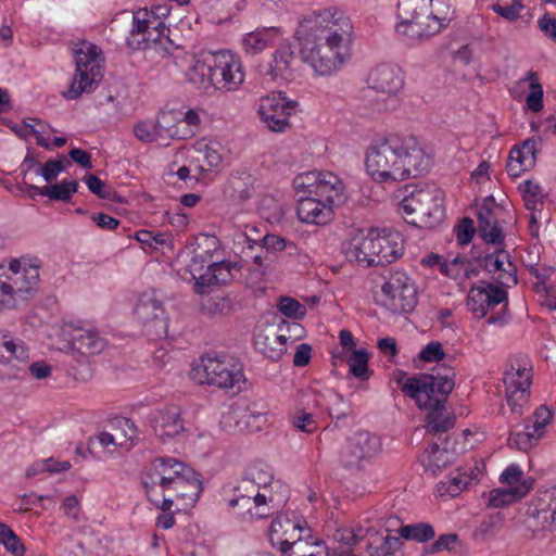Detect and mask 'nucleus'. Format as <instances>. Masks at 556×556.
<instances>
[{"mask_svg": "<svg viewBox=\"0 0 556 556\" xmlns=\"http://www.w3.org/2000/svg\"><path fill=\"white\" fill-rule=\"evenodd\" d=\"M353 26L338 9H326L315 17L304 18L294 37L300 54L320 75H329L345 61V46L351 41Z\"/></svg>", "mask_w": 556, "mask_h": 556, "instance_id": "1", "label": "nucleus"}, {"mask_svg": "<svg viewBox=\"0 0 556 556\" xmlns=\"http://www.w3.org/2000/svg\"><path fill=\"white\" fill-rule=\"evenodd\" d=\"M431 161L415 136L389 134L368 147L365 165L375 181L395 182L427 173Z\"/></svg>", "mask_w": 556, "mask_h": 556, "instance_id": "2", "label": "nucleus"}, {"mask_svg": "<svg viewBox=\"0 0 556 556\" xmlns=\"http://www.w3.org/2000/svg\"><path fill=\"white\" fill-rule=\"evenodd\" d=\"M454 371L442 366L432 374L415 375L403 381L405 372L396 378L402 392L413 399L420 409L428 410L425 428L433 435L447 432L455 426V416L444 415L445 403L453 391Z\"/></svg>", "mask_w": 556, "mask_h": 556, "instance_id": "3", "label": "nucleus"}, {"mask_svg": "<svg viewBox=\"0 0 556 556\" xmlns=\"http://www.w3.org/2000/svg\"><path fill=\"white\" fill-rule=\"evenodd\" d=\"M193 368V377L201 384L219 389H232L244 381L243 366L239 359L228 355L206 356Z\"/></svg>", "mask_w": 556, "mask_h": 556, "instance_id": "4", "label": "nucleus"}, {"mask_svg": "<svg viewBox=\"0 0 556 556\" xmlns=\"http://www.w3.org/2000/svg\"><path fill=\"white\" fill-rule=\"evenodd\" d=\"M427 11V0L399 1L397 17L400 23L396 25V31L405 38L407 45H415L440 33V26L425 20Z\"/></svg>", "mask_w": 556, "mask_h": 556, "instance_id": "5", "label": "nucleus"}, {"mask_svg": "<svg viewBox=\"0 0 556 556\" xmlns=\"http://www.w3.org/2000/svg\"><path fill=\"white\" fill-rule=\"evenodd\" d=\"M191 467L173 457H157L143 473L141 483L149 502L161 501V494L169 489L186 473L191 475Z\"/></svg>", "mask_w": 556, "mask_h": 556, "instance_id": "6", "label": "nucleus"}, {"mask_svg": "<svg viewBox=\"0 0 556 556\" xmlns=\"http://www.w3.org/2000/svg\"><path fill=\"white\" fill-rule=\"evenodd\" d=\"M380 451V438L361 430L349 437L341 446L339 462L346 470L359 471L364 469L365 463L370 462Z\"/></svg>", "mask_w": 556, "mask_h": 556, "instance_id": "7", "label": "nucleus"}, {"mask_svg": "<svg viewBox=\"0 0 556 556\" xmlns=\"http://www.w3.org/2000/svg\"><path fill=\"white\" fill-rule=\"evenodd\" d=\"M84 48L75 50L76 72L73 81L63 96L67 99H77L84 92H91L92 86L100 76L99 49L94 45H84Z\"/></svg>", "mask_w": 556, "mask_h": 556, "instance_id": "8", "label": "nucleus"}, {"mask_svg": "<svg viewBox=\"0 0 556 556\" xmlns=\"http://www.w3.org/2000/svg\"><path fill=\"white\" fill-rule=\"evenodd\" d=\"M296 101L288 100L283 92H273L262 97L257 113L266 127L275 132H285L291 127L289 118L295 112Z\"/></svg>", "mask_w": 556, "mask_h": 556, "instance_id": "9", "label": "nucleus"}, {"mask_svg": "<svg viewBox=\"0 0 556 556\" xmlns=\"http://www.w3.org/2000/svg\"><path fill=\"white\" fill-rule=\"evenodd\" d=\"M214 87L228 91L236 90L244 80L240 59L227 50L208 53Z\"/></svg>", "mask_w": 556, "mask_h": 556, "instance_id": "10", "label": "nucleus"}, {"mask_svg": "<svg viewBox=\"0 0 556 556\" xmlns=\"http://www.w3.org/2000/svg\"><path fill=\"white\" fill-rule=\"evenodd\" d=\"M307 522L303 519H292L288 515H278L269 527V541L281 555L289 554L290 548L305 539L303 532H308Z\"/></svg>", "mask_w": 556, "mask_h": 556, "instance_id": "11", "label": "nucleus"}, {"mask_svg": "<svg viewBox=\"0 0 556 556\" xmlns=\"http://www.w3.org/2000/svg\"><path fill=\"white\" fill-rule=\"evenodd\" d=\"M202 490L200 475L191 469V475L186 473L174 481V484L161 494V501L151 503L161 510H170L176 500L185 501L186 505H193L199 500Z\"/></svg>", "mask_w": 556, "mask_h": 556, "instance_id": "12", "label": "nucleus"}, {"mask_svg": "<svg viewBox=\"0 0 556 556\" xmlns=\"http://www.w3.org/2000/svg\"><path fill=\"white\" fill-rule=\"evenodd\" d=\"M148 420L154 434L162 443H167L174 439L180 440L187 431L181 418V409L176 405L152 412Z\"/></svg>", "mask_w": 556, "mask_h": 556, "instance_id": "13", "label": "nucleus"}, {"mask_svg": "<svg viewBox=\"0 0 556 556\" xmlns=\"http://www.w3.org/2000/svg\"><path fill=\"white\" fill-rule=\"evenodd\" d=\"M503 381L506 388L507 404L511 413L522 415V407L528 402L530 394V370L526 366L518 365V367H515L511 364L510 368L505 371Z\"/></svg>", "mask_w": 556, "mask_h": 556, "instance_id": "14", "label": "nucleus"}, {"mask_svg": "<svg viewBox=\"0 0 556 556\" xmlns=\"http://www.w3.org/2000/svg\"><path fill=\"white\" fill-rule=\"evenodd\" d=\"M421 195V207H418L417 217H405V220L419 228H433L441 224L445 216L444 193L440 188L430 186L424 189Z\"/></svg>", "mask_w": 556, "mask_h": 556, "instance_id": "15", "label": "nucleus"}, {"mask_svg": "<svg viewBox=\"0 0 556 556\" xmlns=\"http://www.w3.org/2000/svg\"><path fill=\"white\" fill-rule=\"evenodd\" d=\"M275 484H278L282 490L280 498H276L273 493H261L257 484H255L250 478L241 480V482L235 488V495H249V497L254 498L256 518H265L274 513L271 510L273 507L279 506V504L286 502L288 497V486L280 484L279 481L275 482Z\"/></svg>", "mask_w": 556, "mask_h": 556, "instance_id": "16", "label": "nucleus"}, {"mask_svg": "<svg viewBox=\"0 0 556 556\" xmlns=\"http://www.w3.org/2000/svg\"><path fill=\"white\" fill-rule=\"evenodd\" d=\"M263 417L253 406L236 404L222 415L220 426L227 432L254 431L261 428Z\"/></svg>", "mask_w": 556, "mask_h": 556, "instance_id": "17", "label": "nucleus"}, {"mask_svg": "<svg viewBox=\"0 0 556 556\" xmlns=\"http://www.w3.org/2000/svg\"><path fill=\"white\" fill-rule=\"evenodd\" d=\"M135 314L146 327L150 328L149 332L152 330L156 334L166 332L167 324L163 302L156 298L154 292H144L140 296L135 307Z\"/></svg>", "mask_w": 556, "mask_h": 556, "instance_id": "18", "label": "nucleus"}, {"mask_svg": "<svg viewBox=\"0 0 556 556\" xmlns=\"http://www.w3.org/2000/svg\"><path fill=\"white\" fill-rule=\"evenodd\" d=\"M64 331L68 333L74 350L83 355H96L101 353L105 345V339L93 329H85L80 321H70L64 325Z\"/></svg>", "mask_w": 556, "mask_h": 556, "instance_id": "19", "label": "nucleus"}, {"mask_svg": "<svg viewBox=\"0 0 556 556\" xmlns=\"http://www.w3.org/2000/svg\"><path fill=\"white\" fill-rule=\"evenodd\" d=\"M368 88L388 97L395 96L404 85L401 70L392 64H380L367 77Z\"/></svg>", "mask_w": 556, "mask_h": 556, "instance_id": "20", "label": "nucleus"}, {"mask_svg": "<svg viewBox=\"0 0 556 556\" xmlns=\"http://www.w3.org/2000/svg\"><path fill=\"white\" fill-rule=\"evenodd\" d=\"M376 252V266L390 264L399 260L404 252V239L397 231L372 228Z\"/></svg>", "mask_w": 556, "mask_h": 556, "instance_id": "21", "label": "nucleus"}, {"mask_svg": "<svg viewBox=\"0 0 556 556\" xmlns=\"http://www.w3.org/2000/svg\"><path fill=\"white\" fill-rule=\"evenodd\" d=\"M296 215L300 222L312 225H326L333 219L334 211L314 195H300L296 204Z\"/></svg>", "mask_w": 556, "mask_h": 556, "instance_id": "22", "label": "nucleus"}, {"mask_svg": "<svg viewBox=\"0 0 556 556\" xmlns=\"http://www.w3.org/2000/svg\"><path fill=\"white\" fill-rule=\"evenodd\" d=\"M127 46L132 49H149L162 58L172 54L175 46L169 38V28L162 21V26L150 28L140 40L127 38Z\"/></svg>", "mask_w": 556, "mask_h": 556, "instance_id": "23", "label": "nucleus"}, {"mask_svg": "<svg viewBox=\"0 0 556 556\" xmlns=\"http://www.w3.org/2000/svg\"><path fill=\"white\" fill-rule=\"evenodd\" d=\"M495 201L492 195L484 199L478 211V228L481 239L489 244H501L504 240V233L497 219H493V206Z\"/></svg>", "mask_w": 556, "mask_h": 556, "instance_id": "24", "label": "nucleus"}, {"mask_svg": "<svg viewBox=\"0 0 556 556\" xmlns=\"http://www.w3.org/2000/svg\"><path fill=\"white\" fill-rule=\"evenodd\" d=\"M372 228L367 235L358 233L349 243L345 249V256L350 262H356L366 267L376 266V252Z\"/></svg>", "mask_w": 556, "mask_h": 556, "instance_id": "25", "label": "nucleus"}, {"mask_svg": "<svg viewBox=\"0 0 556 556\" xmlns=\"http://www.w3.org/2000/svg\"><path fill=\"white\" fill-rule=\"evenodd\" d=\"M254 190V177L244 168H239L229 175L223 192L233 202H243L252 197Z\"/></svg>", "mask_w": 556, "mask_h": 556, "instance_id": "26", "label": "nucleus"}, {"mask_svg": "<svg viewBox=\"0 0 556 556\" xmlns=\"http://www.w3.org/2000/svg\"><path fill=\"white\" fill-rule=\"evenodd\" d=\"M5 279L12 287L11 292L17 298V306L25 304L27 295L36 288L39 281V271L37 267L23 268V273L8 274Z\"/></svg>", "mask_w": 556, "mask_h": 556, "instance_id": "27", "label": "nucleus"}, {"mask_svg": "<svg viewBox=\"0 0 556 556\" xmlns=\"http://www.w3.org/2000/svg\"><path fill=\"white\" fill-rule=\"evenodd\" d=\"M344 186L341 179L333 173L326 172L315 186L314 197L320 199L324 203L333 208L344 202Z\"/></svg>", "mask_w": 556, "mask_h": 556, "instance_id": "28", "label": "nucleus"}, {"mask_svg": "<svg viewBox=\"0 0 556 556\" xmlns=\"http://www.w3.org/2000/svg\"><path fill=\"white\" fill-rule=\"evenodd\" d=\"M295 62L296 56L291 46L282 45L275 51L266 75H269L273 80H289L293 77Z\"/></svg>", "mask_w": 556, "mask_h": 556, "instance_id": "29", "label": "nucleus"}, {"mask_svg": "<svg viewBox=\"0 0 556 556\" xmlns=\"http://www.w3.org/2000/svg\"><path fill=\"white\" fill-rule=\"evenodd\" d=\"M238 270L237 263L214 262L207 264L206 271L200 274L195 286L199 288H208L213 285H227L233 279L232 270Z\"/></svg>", "mask_w": 556, "mask_h": 556, "instance_id": "30", "label": "nucleus"}, {"mask_svg": "<svg viewBox=\"0 0 556 556\" xmlns=\"http://www.w3.org/2000/svg\"><path fill=\"white\" fill-rule=\"evenodd\" d=\"M287 337L270 330L260 331L254 337L255 348L267 358L278 361L287 352Z\"/></svg>", "mask_w": 556, "mask_h": 556, "instance_id": "31", "label": "nucleus"}, {"mask_svg": "<svg viewBox=\"0 0 556 556\" xmlns=\"http://www.w3.org/2000/svg\"><path fill=\"white\" fill-rule=\"evenodd\" d=\"M454 460V454L446 447L441 448L438 443H431L420 457L425 472L438 475Z\"/></svg>", "mask_w": 556, "mask_h": 556, "instance_id": "32", "label": "nucleus"}, {"mask_svg": "<svg viewBox=\"0 0 556 556\" xmlns=\"http://www.w3.org/2000/svg\"><path fill=\"white\" fill-rule=\"evenodd\" d=\"M172 117L170 113L162 112L157 115L155 121H141L135 124L134 135L135 137L143 142L150 143L156 140L165 138V124L167 119Z\"/></svg>", "mask_w": 556, "mask_h": 556, "instance_id": "33", "label": "nucleus"}, {"mask_svg": "<svg viewBox=\"0 0 556 556\" xmlns=\"http://www.w3.org/2000/svg\"><path fill=\"white\" fill-rule=\"evenodd\" d=\"M383 305L393 313H409L417 305V290L415 286H406L397 291L383 292Z\"/></svg>", "mask_w": 556, "mask_h": 556, "instance_id": "34", "label": "nucleus"}, {"mask_svg": "<svg viewBox=\"0 0 556 556\" xmlns=\"http://www.w3.org/2000/svg\"><path fill=\"white\" fill-rule=\"evenodd\" d=\"M25 189L36 194L49 197L51 200L68 202L78 190L77 180H63L56 185L37 187L25 182Z\"/></svg>", "mask_w": 556, "mask_h": 556, "instance_id": "35", "label": "nucleus"}, {"mask_svg": "<svg viewBox=\"0 0 556 556\" xmlns=\"http://www.w3.org/2000/svg\"><path fill=\"white\" fill-rule=\"evenodd\" d=\"M277 33L275 27H270L260 28L247 34L242 39L243 50L250 55H255L264 51L267 47L275 43Z\"/></svg>", "mask_w": 556, "mask_h": 556, "instance_id": "36", "label": "nucleus"}, {"mask_svg": "<svg viewBox=\"0 0 556 556\" xmlns=\"http://www.w3.org/2000/svg\"><path fill=\"white\" fill-rule=\"evenodd\" d=\"M504 520L505 517L500 511L486 515L471 532V539L477 544H485L492 541L503 528Z\"/></svg>", "mask_w": 556, "mask_h": 556, "instance_id": "37", "label": "nucleus"}, {"mask_svg": "<svg viewBox=\"0 0 556 556\" xmlns=\"http://www.w3.org/2000/svg\"><path fill=\"white\" fill-rule=\"evenodd\" d=\"M486 291H488V298H486L485 302L483 303V308L485 309V315L488 314L489 309H492L493 307L504 303L503 312L501 314L492 315L488 319V324L504 326L508 321V315L506 313V306L508 303V294L503 288L494 286L492 283H486Z\"/></svg>", "mask_w": 556, "mask_h": 556, "instance_id": "38", "label": "nucleus"}, {"mask_svg": "<svg viewBox=\"0 0 556 556\" xmlns=\"http://www.w3.org/2000/svg\"><path fill=\"white\" fill-rule=\"evenodd\" d=\"M528 514L543 528L556 523V497L553 493L545 492L533 506L529 507Z\"/></svg>", "mask_w": 556, "mask_h": 556, "instance_id": "39", "label": "nucleus"}, {"mask_svg": "<svg viewBox=\"0 0 556 556\" xmlns=\"http://www.w3.org/2000/svg\"><path fill=\"white\" fill-rule=\"evenodd\" d=\"M28 357V350L21 339L0 331V364L10 363L13 359L26 362Z\"/></svg>", "mask_w": 556, "mask_h": 556, "instance_id": "40", "label": "nucleus"}, {"mask_svg": "<svg viewBox=\"0 0 556 556\" xmlns=\"http://www.w3.org/2000/svg\"><path fill=\"white\" fill-rule=\"evenodd\" d=\"M213 76L214 73H212L208 54L203 59H197L187 72V80L195 88L204 91L214 87Z\"/></svg>", "mask_w": 556, "mask_h": 556, "instance_id": "41", "label": "nucleus"}, {"mask_svg": "<svg viewBox=\"0 0 556 556\" xmlns=\"http://www.w3.org/2000/svg\"><path fill=\"white\" fill-rule=\"evenodd\" d=\"M428 11L425 20L435 23L440 26V30L445 28L454 18V4L452 0H427Z\"/></svg>", "mask_w": 556, "mask_h": 556, "instance_id": "42", "label": "nucleus"}, {"mask_svg": "<svg viewBox=\"0 0 556 556\" xmlns=\"http://www.w3.org/2000/svg\"><path fill=\"white\" fill-rule=\"evenodd\" d=\"M282 556H336L330 555L325 542L307 534L304 540L290 548L289 554Z\"/></svg>", "mask_w": 556, "mask_h": 556, "instance_id": "43", "label": "nucleus"}, {"mask_svg": "<svg viewBox=\"0 0 556 556\" xmlns=\"http://www.w3.org/2000/svg\"><path fill=\"white\" fill-rule=\"evenodd\" d=\"M244 237L247 239V242L249 243V251H252L254 245H258V248L263 252H265L271 257H274V254L276 252L283 251L288 247L293 245V243L288 242L285 238L278 235H265L260 239H252L250 236L245 233Z\"/></svg>", "mask_w": 556, "mask_h": 556, "instance_id": "44", "label": "nucleus"}, {"mask_svg": "<svg viewBox=\"0 0 556 556\" xmlns=\"http://www.w3.org/2000/svg\"><path fill=\"white\" fill-rule=\"evenodd\" d=\"M402 546L399 538L387 535L384 538L376 536L367 545L369 556H396L395 553Z\"/></svg>", "mask_w": 556, "mask_h": 556, "instance_id": "45", "label": "nucleus"}, {"mask_svg": "<svg viewBox=\"0 0 556 556\" xmlns=\"http://www.w3.org/2000/svg\"><path fill=\"white\" fill-rule=\"evenodd\" d=\"M162 26V21L154 18L148 13L147 8H142L132 14V27L128 38L135 39L136 36H146L150 28Z\"/></svg>", "mask_w": 556, "mask_h": 556, "instance_id": "46", "label": "nucleus"}, {"mask_svg": "<svg viewBox=\"0 0 556 556\" xmlns=\"http://www.w3.org/2000/svg\"><path fill=\"white\" fill-rule=\"evenodd\" d=\"M83 180L86 182L90 192L97 197L112 202H124V198L119 195L114 189L106 186L105 182L102 181L98 176L93 174H87L84 176Z\"/></svg>", "mask_w": 556, "mask_h": 556, "instance_id": "47", "label": "nucleus"}, {"mask_svg": "<svg viewBox=\"0 0 556 556\" xmlns=\"http://www.w3.org/2000/svg\"><path fill=\"white\" fill-rule=\"evenodd\" d=\"M399 533L405 540L416 541L419 543L428 542L435 535L433 527L427 522L403 526L400 528Z\"/></svg>", "mask_w": 556, "mask_h": 556, "instance_id": "48", "label": "nucleus"}, {"mask_svg": "<svg viewBox=\"0 0 556 556\" xmlns=\"http://www.w3.org/2000/svg\"><path fill=\"white\" fill-rule=\"evenodd\" d=\"M542 437L539 433H533L530 424L525 425L523 431L510 432L508 438V445L518 451L528 452L531 447L538 444Z\"/></svg>", "mask_w": 556, "mask_h": 556, "instance_id": "49", "label": "nucleus"}, {"mask_svg": "<svg viewBox=\"0 0 556 556\" xmlns=\"http://www.w3.org/2000/svg\"><path fill=\"white\" fill-rule=\"evenodd\" d=\"M424 189L425 188L417 189L408 185L405 186V194L400 202V208L407 218L417 217L418 207H421V194H424Z\"/></svg>", "mask_w": 556, "mask_h": 556, "instance_id": "50", "label": "nucleus"}, {"mask_svg": "<svg viewBox=\"0 0 556 556\" xmlns=\"http://www.w3.org/2000/svg\"><path fill=\"white\" fill-rule=\"evenodd\" d=\"M368 359L369 355L365 350H353V353L348 358L350 372L359 380H368L370 377Z\"/></svg>", "mask_w": 556, "mask_h": 556, "instance_id": "51", "label": "nucleus"}, {"mask_svg": "<svg viewBox=\"0 0 556 556\" xmlns=\"http://www.w3.org/2000/svg\"><path fill=\"white\" fill-rule=\"evenodd\" d=\"M508 258L509 254L506 251L500 249L484 255L478 254L475 257L479 266L483 267V269L490 274L502 270V267L505 265V262L508 261Z\"/></svg>", "mask_w": 556, "mask_h": 556, "instance_id": "52", "label": "nucleus"}, {"mask_svg": "<svg viewBox=\"0 0 556 556\" xmlns=\"http://www.w3.org/2000/svg\"><path fill=\"white\" fill-rule=\"evenodd\" d=\"M473 478L467 472L458 471L455 476L451 477L448 482H440L438 491L440 495L444 493L452 497L457 496L463 490H465Z\"/></svg>", "mask_w": 556, "mask_h": 556, "instance_id": "53", "label": "nucleus"}, {"mask_svg": "<svg viewBox=\"0 0 556 556\" xmlns=\"http://www.w3.org/2000/svg\"><path fill=\"white\" fill-rule=\"evenodd\" d=\"M323 172L311 170L302 173L293 179V187L296 193L303 192L304 195H314L315 186H317Z\"/></svg>", "mask_w": 556, "mask_h": 556, "instance_id": "54", "label": "nucleus"}, {"mask_svg": "<svg viewBox=\"0 0 556 556\" xmlns=\"http://www.w3.org/2000/svg\"><path fill=\"white\" fill-rule=\"evenodd\" d=\"M116 434H118L117 445L121 447H129L138 440L137 427L129 418L117 420Z\"/></svg>", "mask_w": 556, "mask_h": 556, "instance_id": "55", "label": "nucleus"}, {"mask_svg": "<svg viewBox=\"0 0 556 556\" xmlns=\"http://www.w3.org/2000/svg\"><path fill=\"white\" fill-rule=\"evenodd\" d=\"M0 543L5 549L15 556H23L25 546L21 539L5 523L0 522Z\"/></svg>", "mask_w": 556, "mask_h": 556, "instance_id": "56", "label": "nucleus"}, {"mask_svg": "<svg viewBox=\"0 0 556 556\" xmlns=\"http://www.w3.org/2000/svg\"><path fill=\"white\" fill-rule=\"evenodd\" d=\"M488 298L486 285L484 287H472L469 290L467 298V305L469 309L476 315L478 318H482L485 316V309L483 308V303Z\"/></svg>", "mask_w": 556, "mask_h": 556, "instance_id": "57", "label": "nucleus"}, {"mask_svg": "<svg viewBox=\"0 0 556 556\" xmlns=\"http://www.w3.org/2000/svg\"><path fill=\"white\" fill-rule=\"evenodd\" d=\"M527 79L531 80V91L526 100L527 106L532 112H540L543 109V88L533 72L528 74Z\"/></svg>", "mask_w": 556, "mask_h": 556, "instance_id": "58", "label": "nucleus"}, {"mask_svg": "<svg viewBox=\"0 0 556 556\" xmlns=\"http://www.w3.org/2000/svg\"><path fill=\"white\" fill-rule=\"evenodd\" d=\"M521 153L517 149H511L506 164L507 174L516 178L520 176L522 172L528 170L532 167V157L520 160Z\"/></svg>", "mask_w": 556, "mask_h": 556, "instance_id": "59", "label": "nucleus"}, {"mask_svg": "<svg viewBox=\"0 0 556 556\" xmlns=\"http://www.w3.org/2000/svg\"><path fill=\"white\" fill-rule=\"evenodd\" d=\"M277 307L282 315L292 319H302L306 315L305 305L292 298H280Z\"/></svg>", "mask_w": 556, "mask_h": 556, "instance_id": "60", "label": "nucleus"}, {"mask_svg": "<svg viewBox=\"0 0 556 556\" xmlns=\"http://www.w3.org/2000/svg\"><path fill=\"white\" fill-rule=\"evenodd\" d=\"M12 287L5 279V270L0 266V312L17 308V298L11 292Z\"/></svg>", "mask_w": 556, "mask_h": 556, "instance_id": "61", "label": "nucleus"}, {"mask_svg": "<svg viewBox=\"0 0 556 556\" xmlns=\"http://www.w3.org/2000/svg\"><path fill=\"white\" fill-rule=\"evenodd\" d=\"M552 419L553 413L545 405H542L535 409L527 424H530L531 428L533 429V433H539L541 437H543L545 427L551 422Z\"/></svg>", "mask_w": 556, "mask_h": 556, "instance_id": "62", "label": "nucleus"}, {"mask_svg": "<svg viewBox=\"0 0 556 556\" xmlns=\"http://www.w3.org/2000/svg\"><path fill=\"white\" fill-rule=\"evenodd\" d=\"M490 8L503 18L515 22L520 17V11L523 9V5L518 0H511L506 3H493Z\"/></svg>", "mask_w": 556, "mask_h": 556, "instance_id": "63", "label": "nucleus"}, {"mask_svg": "<svg viewBox=\"0 0 556 556\" xmlns=\"http://www.w3.org/2000/svg\"><path fill=\"white\" fill-rule=\"evenodd\" d=\"M406 286H415L412 279L404 271H390V276L381 287V291L391 292L404 289Z\"/></svg>", "mask_w": 556, "mask_h": 556, "instance_id": "64", "label": "nucleus"}]
</instances>
